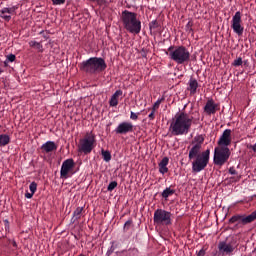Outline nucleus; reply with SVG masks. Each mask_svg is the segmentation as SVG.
Returning a JSON list of instances; mask_svg holds the SVG:
<instances>
[{"mask_svg": "<svg viewBox=\"0 0 256 256\" xmlns=\"http://www.w3.org/2000/svg\"><path fill=\"white\" fill-rule=\"evenodd\" d=\"M198 119H193V116L185 112L175 114L169 126V132L173 137L187 135L191 131L193 123H197Z\"/></svg>", "mask_w": 256, "mask_h": 256, "instance_id": "1", "label": "nucleus"}, {"mask_svg": "<svg viewBox=\"0 0 256 256\" xmlns=\"http://www.w3.org/2000/svg\"><path fill=\"white\" fill-rule=\"evenodd\" d=\"M210 156V149H206L203 152L197 148L194 150H189L188 159L192 163L193 173H201V171H205L209 165Z\"/></svg>", "mask_w": 256, "mask_h": 256, "instance_id": "2", "label": "nucleus"}, {"mask_svg": "<svg viewBox=\"0 0 256 256\" xmlns=\"http://www.w3.org/2000/svg\"><path fill=\"white\" fill-rule=\"evenodd\" d=\"M80 71L88 75H96V73H103L107 69L105 59L101 57H91L79 64Z\"/></svg>", "mask_w": 256, "mask_h": 256, "instance_id": "3", "label": "nucleus"}, {"mask_svg": "<svg viewBox=\"0 0 256 256\" xmlns=\"http://www.w3.org/2000/svg\"><path fill=\"white\" fill-rule=\"evenodd\" d=\"M166 55L177 65H187L191 61V52L185 46H170Z\"/></svg>", "mask_w": 256, "mask_h": 256, "instance_id": "4", "label": "nucleus"}, {"mask_svg": "<svg viewBox=\"0 0 256 256\" xmlns=\"http://www.w3.org/2000/svg\"><path fill=\"white\" fill-rule=\"evenodd\" d=\"M121 21L124 29H126L128 33L134 35H139V33H141V20L137 18V13L124 10L121 14Z\"/></svg>", "mask_w": 256, "mask_h": 256, "instance_id": "5", "label": "nucleus"}, {"mask_svg": "<svg viewBox=\"0 0 256 256\" xmlns=\"http://www.w3.org/2000/svg\"><path fill=\"white\" fill-rule=\"evenodd\" d=\"M229 157H231V150L229 147L218 146L214 149V165L223 167V165L229 161Z\"/></svg>", "mask_w": 256, "mask_h": 256, "instance_id": "6", "label": "nucleus"}, {"mask_svg": "<svg viewBox=\"0 0 256 256\" xmlns=\"http://www.w3.org/2000/svg\"><path fill=\"white\" fill-rule=\"evenodd\" d=\"M173 214L167 210L157 209L154 212L153 222L154 225H164L165 227H169V225H173Z\"/></svg>", "mask_w": 256, "mask_h": 256, "instance_id": "7", "label": "nucleus"}, {"mask_svg": "<svg viewBox=\"0 0 256 256\" xmlns=\"http://www.w3.org/2000/svg\"><path fill=\"white\" fill-rule=\"evenodd\" d=\"M236 246L233 242L221 241L218 244V251L214 253V256H231L235 251Z\"/></svg>", "mask_w": 256, "mask_h": 256, "instance_id": "8", "label": "nucleus"}, {"mask_svg": "<svg viewBox=\"0 0 256 256\" xmlns=\"http://www.w3.org/2000/svg\"><path fill=\"white\" fill-rule=\"evenodd\" d=\"M256 220V210L250 215H234L229 219V223H238V225H249Z\"/></svg>", "mask_w": 256, "mask_h": 256, "instance_id": "9", "label": "nucleus"}, {"mask_svg": "<svg viewBox=\"0 0 256 256\" xmlns=\"http://www.w3.org/2000/svg\"><path fill=\"white\" fill-rule=\"evenodd\" d=\"M241 23H243V20L241 19V12L237 11L232 17L231 28L238 37H241V35H243V31H245V28Z\"/></svg>", "mask_w": 256, "mask_h": 256, "instance_id": "10", "label": "nucleus"}, {"mask_svg": "<svg viewBox=\"0 0 256 256\" xmlns=\"http://www.w3.org/2000/svg\"><path fill=\"white\" fill-rule=\"evenodd\" d=\"M97 146V140L95 139V134L87 133L82 139L79 140L78 147H88L95 149Z\"/></svg>", "mask_w": 256, "mask_h": 256, "instance_id": "11", "label": "nucleus"}, {"mask_svg": "<svg viewBox=\"0 0 256 256\" xmlns=\"http://www.w3.org/2000/svg\"><path fill=\"white\" fill-rule=\"evenodd\" d=\"M135 126L131 122H121L115 128L114 132L116 135H127L128 133H133Z\"/></svg>", "mask_w": 256, "mask_h": 256, "instance_id": "12", "label": "nucleus"}, {"mask_svg": "<svg viewBox=\"0 0 256 256\" xmlns=\"http://www.w3.org/2000/svg\"><path fill=\"white\" fill-rule=\"evenodd\" d=\"M17 9H19V5H15L10 8H7V7L2 8L0 10L1 19L9 23V21H11V15H17Z\"/></svg>", "mask_w": 256, "mask_h": 256, "instance_id": "13", "label": "nucleus"}, {"mask_svg": "<svg viewBox=\"0 0 256 256\" xmlns=\"http://www.w3.org/2000/svg\"><path fill=\"white\" fill-rule=\"evenodd\" d=\"M231 129H226L223 131L222 135L220 136L219 140H218V147H229V145H231Z\"/></svg>", "mask_w": 256, "mask_h": 256, "instance_id": "14", "label": "nucleus"}, {"mask_svg": "<svg viewBox=\"0 0 256 256\" xmlns=\"http://www.w3.org/2000/svg\"><path fill=\"white\" fill-rule=\"evenodd\" d=\"M217 105L213 99H210L206 102L204 106V111L207 113V115H215L217 113Z\"/></svg>", "mask_w": 256, "mask_h": 256, "instance_id": "15", "label": "nucleus"}, {"mask_svg": "<svg viewBox=\"0 0 256 256\" xmlns=\"http://www.w3.org/2000/svg\"><path fill=\"white\" fill-rule=\"evenodd\" d=\"M42 153H53V151H57V144L53 141H47L41 146Z\"/></svg>", "mask_w": 256, "mask_h": 256, "instance_id": "16", "label": "nucleus"}, {"mask_svg": "<svg viewBox=\"0 0 256 256\" xmlns=\"http://www.w3.org/2000/svg\"><path fill=\"white\" fill-rule=\"evenodd\" d=\"M123 96V90H116L109 100L110 107H117L119 105V98Z\"/></svg>", "mask_w": 256, "mask_h": 256, "instance_id": "17", "label": "nucleus"}, {"mask_svg": "<svg viewBox=\"0 0 256 256\" xmlns=\"http://www.w3.org/2000/svg\"><path fill=\"white\" fill-rule=\"evenodd\" d=\"M168 165H169V158L164 157L158 164L159 173H161L162 175H165V173H169V168H167Z\"/></svg>", "mask_w": 256, "mask_h": 256, "instance_id": "18", "label": "nucleus"}, {"mask_svg": "<svg viewBox=\"0 0 256 256\" xmlns=\"http://www.w3.org/2000/svg\"><path fill=\"white\" fill-rule=\"evenodd\" d=\"M198 87H199V82H197V79L190 78L188 82V91H190V95H195V93H197Z\"/></svg>", "mask_w": 256, "mask_h": 256, "instance_id": "19", "label": "nucleus"}, {"mask_svg": "<svg viewBox=\"0 0 256 256\" xmlns=\"http://www.w3.org/2000/svg\"><path fill=\"white\" fill-rule=\"evenodd\" d=\"M205 141V138L203 136H196L194 138V145L190 148V151H195V149H198V151H201V147Z\"/></svg>", "mask_w": 256, "mask_h": 256, "instance_id": "20", "label": "nucleus"}, {"mask_svg": "<svg viewBox=\"0 0 256 256\" xmlns=\"http://www.w3.org/2000/svg\"><path fill=\"white\" fill-rule=\"evenodd\" d=\"M75 167V161L73 159H67L65 160V177L67 178V175L71 173V169Z\"/></svg>", "mask_w": 256, "mask_h": 256, "instance_id": "21", "label": "nucleus"}, {"mask_svg": "<svg viewBox=\"0 0 256 256\" xmlns=\"http://www.w3.org/2000/svg\"><path fill=\"white\" fill-rule=\"evenodd\" d=\"M175 195V190L171 189V187H167L163 190L161 193V197L165 199L166 201H169V197Z\"/></svg>", "mask_w": 256, "mask_h": 256, "instance_id": "22", "label": "nucleus"}, {"mask_svg": "<svg viewBox=\"0 0 256 256\" xmlns=\"http://www.w3.org/2000/svg\"><path fill=\"white\" fill-rule=\"evenodd\" d=\"M11 143V137L7 134H0V147H7Z\"/></svg>", "mask_w": 256, "mask_h": 256, "instance_id": "23", "label": "nucleus"}, {"mask_svg": "<svg viewBox=\"0 0 256 256\" xmlns=\"http://www.w3.org/2000/svg\"><path fill=\"white\" fill-rule=\"evenodd\" d=\"M30 47H33L34 49H37L40 53H43V44L37 41H30L29 42Z\"/></svg>", "mask_w": 256, "mask_h": 256, "instance_id": "24", "label": "nucleus"}, {"mask_svg": "<svg viewBox=\"0 0 256 256\" xmlns=\"http://www.w3.org/2000/svg\"><path fill=\"white\" fill-rule=\"evenodd\" d=\"M95 148H89V147H83V146H78V153L84 154V155H89Z\"/></svg>", "mask_w": 256, "mask_h": 256, "instance_id": "25", "label": "nucleus"}, {"mask_svg": "<svg viewBox=\"0 0 256 256\" xmlns=\"http://www.w3.org/2000/svg\"><path fill=\"white\" fill-rule=\"evenodd\" d=\"M101 155L106 163H109V161H111V152H109L108 150L102 149Z\"/></svg>", "mask_w": 256, "mask_h": 256, "instance_id": "26", "label": "nucleus"}, {"mask_svg": "<svg viewBox=\"0 0 256 256\" xmlns=\"http://www.w3.org/2000/svg\"><path fill=\"white\" fill-rule=\"evenodd\" d=\"M131 227H133V220L132 219L127 220L125 222L124 227H123L124 233H127V231H129L131 229Z\"/></svg>", "mask_w": 256, "mask_h": 256, "instance_id": "27", "label": "nucleus"}, {"mask_svg": "<svg viewBox=\"0 0 256 256\" xmlns=\"http://www.w3.org/2000/svg\"><path fill=\"white\" fill-rule=\"evenodd\" d=\"M161 27V24L157 20H153L152 22L149 23V29L150 31H153V29H159Z\"/></svg>", "mask_w": 256, "mask_h": 256, "instance_id": "28", "label": "nucleus"}, {"mask_svg": "<svg viewBox=\"0 0 256 256\" xmlns=\"http://www.w3.org/2000/svg\"><path fill=\"white\" fill-rule=\"evenodd\" d=\"M81 213H83V207H78L73 213L75 219H81Z\"/></svg>", "mask_w": 256, "mask_h": 256, "instance_id": "29", "label": "nucleus"}, {"mask_svg": "<svg viewBox=\"0 0 256 256\" xmlns=\"http://www.w3.org/2000/svg\"><path fill=\"white\" fill-rule=\"evenodd\" d=\"M163 101H165V98L158 99V100L154 103V105H153V107H152V110H153V111H157V109H159V107H160L161 103H163Z\"/></svg>", "mask_w": 256, "mask_h": 256, "instance_id": "30", "label": "nucleus"}, {"mask_svg": "<svg viewBox=\"0 0 256 256\" xmlns=\"http://www.w3.org/2000/svg\"><path fill=\"white\" fill-rule=\"evenodd\" d=\"M29 190L31 191L32 195H35V193L37 191V182H32L29 185Z\"/></svg>", "mask_w": 256, "mask_h": 256, "instance_id": "31", "label": "nucleus"}, {"mask_svg": "<svg viewBox=\"0 0 256 256\" xmlns=\"http://www.w3.org/2000/svg\"><path fill=\"white\" fill-rule=\"evenodd\" d=\"M232 65L233 67H241V65H243V58L239 57L238 59L234 60Z\"/></svg>", "mask_w": 256, "mask_h": 256, "instance_id": "32", "label": "nucleus"}, {"mask_svg": "<svg viewBox=\"0 0 256 256\" xmlns=\"http://www.w3.org/2000/svg\"><path fill=\"white\" fill-rule=\"evenodd\" d=\"M139 115H141V113H135V112H133V111H131L130 112V119L132 120V121H137V119H139Z\"/></svg>", "mask_w": 256, "mask_h": 256, "instance_id": "33", "label": "nucleus"}, {"mask_svg": "<svg viewBox=\"0 0 256 256\" xmlns=\"http://www.w3.org/2000/svg\"><path fill=\"white\" fill-rule=\"evenodd\" d=\"M117 187V181H112L109 183L107 187V191H113Z\"/></svg>", "mask_w": 256, "mask_h": 256, "instance_id": "34", "label": "nucleus"}, {"mask_svg": "<svg viewBox=\"0 0 256 256\" xmlns=\"http://www.w3.org/2000/svg\"><path fill=\"white\" fill-rule=\"evenodd\" d=\"M17 59V56L15 54H9L6 56V60L10 63H15V60Z\"/></svg>", "mask_w": 256, "mask_h": 256, "instance_id": "35", "label": "nucleus"}, {"mask_svg": "<svg viewBox=\"0 0 256 256\" xmlns=\"http://www.w3.org/2000/svg\"><path fill=\"white\" fill-rule=\"evenodd\" d=\"M60 175H61V179H65V161L62 162Z\"/></svg>", "mask_w": 256, "mask_h": 256, "instance_id": "36", "label": "nucleus"}, {"mask_svg": "<svg viewBox=\"0 0 256 256\" xmlns=\"http://www.w3.org/2000/svg\"><path fill=\"white\" fill-rule=\"evenodd\" d=\"M186 31H188V33L193 32V22L189 21V22L186 24Z\"/></svg>", "mask_w": 256, "mask_h": 256, "instance_id": "37", "label": "nucleus"}, {"mask_svg": "<svg viewBox=\"0 0 256 256\" xmlns=\"http://www.w3.org/2000/svg\"><path fill=\"white\" fill-rule=\"evenodd\" d=\"M130 255L137 256L139 255V249L137 248H130L129 250Z\"/></svg>", "mask_w": 256, "mask_h": 256, "instance_id": "38", "label": "nucleus"}, {"mask_svg": "<svg viewBox=\"0 0 256 256\" xmlns=\"http://www.w3.org/2000/svg\"><path fill=\"white\" fill-rule=\"evenodd\" d=\"M53 5H63L65 0H52Z\"/></svg>", "mask_w": 256, "mask_h": 256, "instance_id": "39", "label": "nucleus"}, {"mask_svg": "<svg viewBox=\"0 0 256 256\" xmlns=\"http://www.w3.org/2000/svg\"><path fill=\"white\" fill-rule=\"evenodd\" d=\"M207 249L202 248L198 253L197 256H205Z\"/></svg>", "mask_w": 256, "mask_h": 256, "instance_id": "40", "label": "nucleus"}, {"mask_svg": "<svg viewBox=\"0 0 256 256\" xmlns=\"http://www.w3.org/2000/svg\"><path fill=\"white\" fill-rule=\"evenodd\" d=\"M229 173H230V175H237V170H235V167H230Z\"/></svg>", "mask_w": 256, "mask_h": 256, "instance_id": "41", "label": "nucleus"}, {"mask_svg": "<svg viewBox=\"0 0 256 256\" xmlns=\"http://www.w3.org/2000/svg\"><path fill=\"white\" fill-rule=\"evenodd\" d=\"M148 118L150 119V121H153L155 119V111H151V113L148 115Z\"/></svg>", "mask_w": 256, "mask_h": 256, "instance_id": "42", "label": "nucleus"}, {"mask_svg": "<svg viewBox=\"0 0 256 256\" xmlns=\"http://www.w3.org/2000/svg\"><path fill=\"white\" fill-rule=\"evenodd\" d=\"M25 197H26V199H33V192H31V193L26 192Z\"/></svg>", "mask_w": 256, "mask_h": 256, "instance_id": "43", "label": "nucleus"}, {"mask_svg": "<svg viewBox=\"0 0 256 256\" xmlns=\"http://www.w3.org/2000/svg\"><path fill=\"white\" fill-rule=\"evenodd\" d=\"M41 34L43 35L44 39H49V33L43 31Z\"/></svg>", "mask_w": 256, "mask_h": 256, "instance_id": "44", "label": "nucleus"}, {"mask_svg": "<svg viewBox=\"0 0 256 256\" xmlns=\"http://www.w3.org/2000/svg\"><path fill=\"white\" fill-rule=\"evenodd\" d=\"M9 61H7V59L3 62V65H4V67H9Z\"/></svg>", "mask_w": 256, "mask_h": 256, "instance_id": "45", "label": "nucleus"}, {"mask_svg": "<svg viewBox=\"0 0 256 256\" xmlns=\"http://www.w3.org/2000/svg\"><path fill=\"white\" fill-rule=\"evenodd\" d=\"M4 223H5V228L7 229V227H9V220H5Z\"/></svg>", "mask_w": 256, "mask_h": 256, "instance_id": "46", "label": "nucleus"}, {"mask_svg": "<svg viewBox=\"0 0 256 256\" xmlns=\"http://www.w3.org/2000/svg\"><path fill=\"white\" fill-rule=\"evenodd\" d=\"M92 1L93 3H99L101 0H89Z\"/></svg>", "mask_w": 256, "mask_h": 256, "instance_id": "47", "label": "nucleus"}, {"mask_svg": "<svg viewBox=\"0 0 256 256\" xmlns=\"http://www.w3.org/2000/svg\"><path fill=\"white\" fill-rule=\"evenodd\" d=\"M113 251H115V249H113V247H111V249L108 251V253H113Z\"/></svg>", "mask_w": 256, "mask_h": 256, "instance_id": "48", "label": "nucleus"}, {"mask_svg": "<svg viewBox=\"0 0 256 256\" xmlns=\"http://www.w3.org/2000/svg\"><path fill=\"white\" fill-rule=\"evenodd\" d=\"M12 245H13V247H17V242L14 241V242L12 243Z\"/></svg>", "mask_w": 256, "mask_h": 256, "instance_id": "49", "label": "nucleus"}, {"mask_svg": "<svg viewBox=\"0 0 256 256\" xmlns=\"http://www.w3.org/2000/svg\"><path fill=\"white\" fill-rule=\"evenodd\" d=\"M1 73H3V69L0 68V75H1Z\"/></svg>", "mask_w": 256, "mask_h": 256, "instance_id": "50", "label": "nucleus"}, {"mask_svg": "<svg viewBox=\"0 0 256 256\" xmlns=\"http://www.w3.org/2000/svg\"><path fill=\"white\" fill-rule=\"evenodd\" d=\"M243 63H244V65H247V60H245Z\"/></svg>", "mask_w": 256, "mask_h": 256, "instance_id": "51", "label": "nucleus"}]
</instances>
